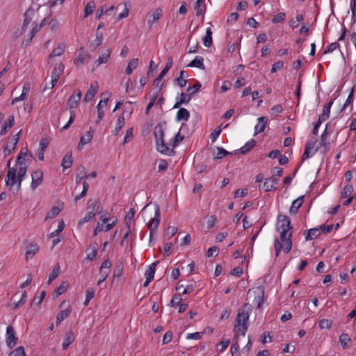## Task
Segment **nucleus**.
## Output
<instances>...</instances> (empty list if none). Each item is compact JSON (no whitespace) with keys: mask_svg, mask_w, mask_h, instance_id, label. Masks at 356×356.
Masks as SVG:
<instances>
[{"mask_svg":"<svg viewBox=\"0 0 356 356\" xmlns=\"http://www.w3.org/2000/svg\"><path fill=\"white\" fill-rule=\"evenodd\" d=\"M278 226L277 230L280 232V239L276 238L274 241L275 257L280 255L282 250L284 253H289L292 248V226L289 218L285 215L277 216Z\"/></svg>","mask_w":356,"mask_h":356,"instance_id":"f257e3e1","label":"nucleus"},{"mask_svg":"<svg viewBox=\"0 0 356 356\" xmlns=\"http://www.w3.org/2000/svg\"><path fill=\"white\" fill-rule=\"evenodd\" d=\"M244 307L247 309L239 310L237 314L236 321L238 327H234V330L236 332L234 339L236 338V335L238 333H241V335L245 336L246 331L248 330V319L250 313L252 311V306L247 302L244 304Z\"/></svg>","mask_w":356,"mask_h":356,"instance_id":"f03ea898","label":"nucleus"},{"mask_svg":"<svg viewBox=\"0 0 356 356\" xmlns=\"http://www.w3.org/2000/svg\"><path fill=\"white\" fill-rule=\"evenodd\" d=\"M154 137L156 149L161 154L172 156L175 154L172 149H170L164 142V131L161 125L155 127Z\"/></svg>","mask_w":356,"mask_h":356,"instance_id":"7ed1b4c3","label":"nucleus"},{"mask_svg":"<svg viewBox=\"0 0 356 356\" xmlns=\"http://www.w3.org/2000/svg\"><path fill=\"white\" fill-rule=\"evenodd\" d=\"M18 341V337L16 334L15 328L12 325H8L6 328V343L9 348H13L15 346Z\"/></svg>","mask_w":356,"mask_h":356,"instance_id":"20e7f679","label":"nucleus"},{"mask_svg":"<svg viewBox=\"0 0 356 356\" xmlns=\"http://www.w3.org/2000/svg\"><path fill=\"white\" fill-rule=\"evenodd\" d=\"M17 184V168L9 167L6 178V185L10 186V190L13 192V189Z\"/></svg>","mask_w":356,"mask_h":356,"instance_id":"39448f33","label":"nucleus"},{"mask_svg":"<svg viewBox=\"0 0 356 356\" xmlns=\"http://www.w3.org/2000/svg\"><path fill=\"white\" fill-rule=\"evenodd\" d=\"M160 223V208L158 205H156L155 209V215L154 217L152 218L149 222L147 223V227L151 232V238L155 234L159 225Z\"/></svg>","mask_w":356,"mask_h":356,"instance_id":"423d86ee","label":"nucleus"},{"mask_svg":"<svg viewBox=\"0 0 356 356\" xmlns=\"http://www.w3.org/2000/svg\"><path fill=\"white\" fill-rule=\"evenodd\" d=\"M90 59V55L89 54H84V48L81 47L79 55L74 60V63L77 67H81L87 63Z\"/></svg>","mask_w":356,"mask_h":356,"instance_id":"0eeeda50","label":"nucleus"},{"mask_svg":"<svg viewBox=\"0 0 356 356\" xmlns=\"http://www.w3.org/2000/svg\"><path fill=\"white\" fill-rule=\"evenodd\" d=\"M248 295L251 296L252 292L250 291L248 293ZM254 296V303L257 305V309H260L263 304L264 291L263 289L258 287L252 291Z\"/></svg>","mask_w":356,"mask_h":356,"instance_id":"6e6552de","label":"nucleus"},{"mask_svg":"<svg viewBox=\"0 0 356 356\" xmlns=\"http://www.w3.org/2000/svg\"><path fill=\"white\" fill-rule=\"evenodd\" d=\"M22 133V130H20L17 134H15L13 138L10 140V144L8 143L3 147V152L5 154V156L9 155L11 153V151L14 149L19 140V136Z\"/></svg>","mask_w":356,"mask_h":356,"instance_id":"1a4fd4ad","label":"nucleus"},{"mask_svg":"<svg viewBox=\"0 0 356 356\" xmlns=\"http://www.w3.org/2000/svg\"><path fill=\"white\" fill-rule=\"evenodd\" d=\"M31 187L33 190H35L38 186H40L43 180V172L40 170H35L31 173Z\"/></svg>","mask_w":356,"mask_h":356,"instance_id":"9d476101","label":"nucleus"},{"mask_svg":"<svg viewBox=\"0 0 356 356\" xmlns=\"http://www.w3.org/2000/svg\"><path fill=\"white\" fill-rule=\"evenodd\" d=\"M81 96V91L78 90L76 94H73L69 97L67 101V107L70 111H73V108H75L78 106Z\"/></svg>","mask_w":356,"mask_h":356,"instance_id":"9b49d317","label":"nucleus"},{"mask_svg":"<svg viewBox=\"0 0 356 356\" xmlns=\"http://www.w3.org/2000/svg\"><path fill=\"white\" fill-rule=\"evenodd\" d=\"M28 158V159H31L32 158V154L29 152L28 149H26L25 152H24V149H22L19 154H18L17 157L16 161V165L17 166H22V165H26V158Z\"/></svg>","mask_w":356,"mask_h":356,"instance_id":"f8f14e48","label":"nucleus"},{"mask_svg":"<svg viewBox=\"0 0 356 356\" xmlns=\"http://www.w3.org/2000/svg\"><path fill=\"white\" fill-rule=\"evenodd\" d=\"M110 57L111 50L107 49L99 56L98 59L93 64V67L97 68L102 64L107 63Z\"/></svg>","mask_w":356,"mask_h":356,"instance_id":"ddd939ff","label":"nucleus"},{"mask_svg":"<svg viewBox=\"0 0 356 356\" xmlns=\"http://www.w3.org/2000/svg\"><path fill=\"white\" fill-rule=\"evenodd\" d=\"M192 93L185 95L184 92L179 94V97H177V102L175 104L173 108H178L182 104H187L191 99Z\"/></svg>","mask_w":356,"mask_h":356,"instance_id":"4468645a","label":"nucleus"},{"mask_svg":"<svg viewBox=\"0 0 356 356\" xmlns=\"http://www.w3.org/2000/svg\"><path fill=\"white\" fill-rule=\"evenodd\" d=\"M39 246L35 242H31L27 246L25 258L26 260L31 259L34 257V255L38 252Z\"/></svg>","mask_w":356,"mask_h":356,"instance_id":"2eb2a0df","label":"nucleus"},{"mask_svg":"<svg viewBox=\"0 0 356 356\" xmlns=\"http://www.w3.org/2000/svg\"><path fill=\"white\" fill-rule=\"evenodd\" d=\"M14 122H15L14 115H11L3 122V124L1 128L0 135L4 136L8 132V130L13 126Z\"/></svg>","mask_w":356,"mask_h":356,"instance_id":"dca6fc26","label":"nucleus"},{"mask_svg":"<svg viewBox=\"0 0 356 356\" xmlns=\"http://www.w3.org/2000/svg\"><path fill=\"white\" fill-rule=\"evenodd\" d=\"M256 145V141L254 139H251L248 141L243 147H241L239 149H237L234 152L235 154H245L250 152L254 147Z\"/></svg>","mask_w":356,"mask_h":356,"instance_id":"f3484780","label":"nucleus"},{"mask_svg":"<svg viewBox=\"0 0 356 356\" xmlns=\"http://www.w3.org/2000/svg\"><path fill=\"white\" fill-rule=\"evenodd\" d=\"M108 97H104V99H101L97 106V119L96 123L99 124L104 115V112L102 109L103 106H106L108 103Z\"/></svg>","mask_w":356,"mask_h":356,"instance_id":"a211bd4d","label":"nucleus"},{"mask_svg":"<svg viewBox=\"0 0 356 356\" xmlns=\"http://www.w3.org/2000/svg\"><path fill=\"white\" fill-rule=\"evenodd\" d=\"M268 119L266 117L262 116L258 118V122L254 127V136L264 131Z\"/></svg>","mask_w":356,"mask_h":356,"instance_id":"6ab92c4d","label":"nucleus"},{"mask_svg":"<svg viewBox=\"0 0 356 356\" xmlns=\"http://www.w3.org/2000/svg\"><path fill=\"white\" fill-rule=\"evenodd\" d=\"M97 88L98 85L97 82L90 84L89 90L87 91L84 97L85 102H89L94 98L95 94L97 93Z\"/></svg>","mask_w":356,"mask_h":356,"instance_id":"aec40b11","label":"nucleus"},{"mask_svg":"<svg viewBox=\"0 0 356 356\" xmlns=\"http://www.w3.org/2000/svg\"><path fill=\"white\" fill-rule=\"evenodd\" d=\"M74 335L72 330H69L65 333V335L63 339V342L62 344V348L63 350H66L69 346L74 341Z\"/></svg>","mask_w":356,"mask_h":356,"instance_id":"412c9836","label":"nucleus"},{"mask_svg":"<svg viewBox=\"0 0 356 356\" xmlns=\"http://www.w3.org/2000/svg\"><path fill=\"white\" fill-rule=\"evenodd\" d=\"M88 211L91 212L93 214L96 215V213H99L100 211V202L99 200H95L93 201L89 200L88 202Z\"/></svg>","mask_w":356,"mask_h":356,"instance_id":"4be33fe9","label":"nucleus"},{"mask_svg":"<svg viewBox=\"0 0 356 356\" xmlns=\"http://www.w3.org/2000/svg\"><path fill=\"white\" fill-rule=\"evenodd\" d=\"M92 127H90V130L87 131L86 135L82 136L80 138V142L78 145V149H81L82 148V146L84 145H86L89 143L91 140L92 139Z\"/></svg>","mask_w":356,"mask_h":356,"instance_id":"5701e85b","label":"nucleus"},{"mask_svg":"<svg viewBox=\"0 0 356 356\" xmlns=\"http://www.w3.org/2000/svg\"><path fill=\"white\" fill-rule=\"evenodd\" d=\"M303 200L304 196H300L293 201L289 209V211L291 214H296L298 212V209L303 204Z\"/></svg>","mask_w":356,"mask_h":356,"instance_id":"b1692460","label":"nucleus"},{"mask_svg":"<svg viewBox=\"0 0 356 356\" xmlns=\"http://www.w3.org/2000/svg\"><path fill=\"white\" fill-rule=\"evenodd\" d=\"M190 118L189 111L185 108H180L177 113L176 120L179 122L181 120L188 121Z\"/></svg>","mask_w":356,"mask_h":356,"instance_id":"393cba45","label":"nucleus"},{"mask_svg":"<svg viewBox=\"0 0 356 356\" xmlns=\"http://www.w3.org/2000/svg\"><path fill=\"white\" fill-rule=\"evenodd\" d=\"M321 232L322 231L320 227L310 229L307 232L306 234H305V239L306 241L312 240L313 238L318 237Z\"/></svg>","mask_w":356,"mask_h":356,"instance_id":"a878e982","label":"nucleus"},{"mask_svg":"<svg viewBox=\"0 0 356 356\" xmlns=\"http://www.w3.org/2000/svg\"><path fill=\"white\" fill-rule=\"evenodd\" d=\"M159 262V261H154L151 265H149L148 268L146 270L145 276L148 281L153 280L155 273V268Z\"/></svg>","mask_w":356,"mask_h":356,"instance_id":"bb28decb","label":"nucleus"},{"mask_svg":"<svg viewBox=\"0 0 356 356\" xmlns=\"http://www.w3.org/2000/svg\"><path fill=\"white\" fill-rule=\"evenodd\" d=\"M187 66L191 67H197L202 70L205 68L204 59L202 56H196Z\"/></svg>","mask_w":356,"mask_h":356,"instance_id":"cd10ccee","label":"nucleus"},{"mask_svg":"<svg viewBox=\"0 0 356 356\" xmlns=\"http://www.w3.org/2000/svg\"><path fill=\"white\" fill-rule=\"evenodd\" d=\"M163 15V10L161 8H156L152 13V19H149L147 24L149 25V28L151 29L152 24L158 21L161 17Z\"/></svg>","mask_w":356,"mask_h":356,"instance_id":"c85d7f7f","label":"nucleus"},{"mask_svg":"<svg viewBox=\"0 0 356 356\" xmlns=\"http://www.w3.org/2000/svg\"><path fill=\"white\" fill-rule=\"evenodd\" d=\"M35 15V11L33 8H29L24 15V21L23 22L24 24H30V22L33 20L34 18V16Z\"/></svg>","mask_w":356,"mask_h":356,"instance_id":"c756f323","label":"nucleus"},{"mask_svg":"<svg viewBox=\"0 0 356 356\" xmlns=\"http://www.w3.org/2000/svg\"><path fill=\"white\" fill-rule=\"evenodd\" d=\"M135 213L136 211L134 209L131 208L129 209V211L127 213L125 216L124 222L126 227L128 229H131V222L134 220Z\"/></svg>","mask_w":356,"mask_h":356,"instance_id":"7c9ffc66","label":"nucleus"},{"mask_svg":"<svg viewBox=\"0 0 356 356\" xmlns=\"http://www.w3.org/2000/svg\"><path fill=\"white\" fill-rule=\"evenodd\" d=\"M77 173L76 175V184H79L81 183L83 178H86V168L83 165H80L77 168Z\"/></svg>","mask_w":356,"mask_h":356,"instance_id":"2f4dec72","label":"nucleus"},{"mask_svg":"<svg viewBox=\"0 0 356 356\" xmlns=\"http://www.w3.org/2000/svg\"><path fill=\"white\" fill-rule=\"evenodd\" d=\"M63 70L64 65L61 63L56 64L51 72V78L59 79Z\"/></svg>","mask_w":356,"mask_h":356,"instance_id":"473e14b6","label":"nucleus"},{"mask_svg":"<svg viewBox=\"0 0 356 356\" xmlns=\"http://www.w3.org/2000/svg\"><path fill=\"white\" fill-rule=\"evenodd\" d=\"M62 167L63 169H67L72 165V152L66 154L62 159Z\"/></svg>","mask_w":356,"mask_h":356,"instance_id":"72a5a7b5","label":"nucleus"},{"mask_svg":"<svg viewBox=\"0 0 356 356\" xmlns=\"http://www.w3.org/2000/svg\"><path fill=\"white\" fill-rule=\"evenodd\" d=\"M71 312H72V309L70 307L66 309H63V310L60 311L58 314L57 317H56V324L60 323L63 321H64L65 318H67L69 316V315L70 314Z\"/></svg>","mask_w":356,"mask_h":356,"instance_id":"f704fd0d","label":"nucleus"},{"mask_svg":"<svg viewBox=\"0 0 356 356\" xmlns=\"http://www.w3.org/2000/svg\"><path fill=\"white\" fill-rule=\"evenodd\" d=\"M212 31L211 28H207L206 35L203 38V44L207 47H210L212 45Z\"/></svg>","mask_w":356,"mask_h":356,"instance_id":"c9c22d12","label":"nucleus"},{"mask_svg":"<svg viewBox=\"0 0 356 356\" xmlns=\"http://www.w3.org/2000/svg\"><path fill=\"white\" fill-rule=\"evenodd\" d=\"M125 124V118L124 116V114H121L118 119L117 124L115 127V129L113 130L114 135H118L120 130L122 129V127Z\"/></svg>","mask_w":356,"mask_h":356,"instance_id":"e433bc0d","label":"nucleus"},{"mask_svg":"<svg viewBox=\"0 0 356 356\" xmlns=\"http://www.w3.org/2000/svg\"><path fill=\"white\" fill-rule=\"evenodd\" d=\"M351 341V339L346 333H343L339 337V343L343 349L348 347V343Z\"/></svg>","mask_w":356,"mask_h":356,"instance_id":"4c0bfd02","label":"nucleus"},{"mask_svg":"<svg viewBox=\"0 0 356 356\" xmlns=\"http://www.w3.org/2000/svg\"><path fill=\"white\" fill-rule=\"evenodd\" d=\"M353 187L351 184L346 185L341 192V198H346L348 197H353L351 195L353 192Z\"/></svg>","mask_w":356,"mask_h":356,"instance_id":"58836bf2","label":"nucleus"},{"mask_svg":"<svg viewBox=\"0 0 356 356\" xmlns=\"http://www.w3.org/2000/svg\"><path fill=\"white\" fill-rule=\"evenodd\" d=\"M103 38H104V36H103L102 33L97 32L96 33V38L90 44V47L92 48V50L96 49L97 47H98L99 46H100L102 44Z\"/></svg>","mask_w":356,"mask_h":356,"instance_id":"ea45409f","label":"nucleus"},{"mask_svg":"<svg viewBox=\"0 0 356 356\" xmlns=\"http://www.w3.org/2000/svg\"><path fill=\"white\" fill-rule=\"evenodd\" d=\"M68 287V283L67 282H63L56 289L54 293V296H55L56 298L58 297L59 296L63 294L67 289Z\"/></svg>","mask_w":356,"mask_h":356,"instance_id":"a19ab883","label":"nucleus"},{"mask_svg":"<svg viewBox=\"0 0 356 356\" xmlns=\"http://www.w3.org/2000/svg\"><path fill=\"white\" fill-rule=\"evenodd\" d=\"M95 8V3L94 1H90L84 8V16L83 17L86 18L88 17L89 15H92Z\"/></svg>","mask_w":356,"mask_h":356,"instance_id":"79ce46f5","label":"nucleus"},{"mask_svg":"<svg viewBox=\"0 0 356 356\" xmlns=\"http://www.w3.org/2000/svg\"><path fill=\"white\" fill-rule=\"evenodd\" d=\"M138 65V58H133L131 59L127 65V69H126V74H131L134 70H135Z\"/></svg>","mask_w":356,"mask_h":356,"instance_id":"37998d69","label":"nucleus"},{"mask_svg":"<svg viewBox=\"0 0 356 356\" xmlns=\"http://www.w3.org/2000/svg\"><path fill=\"white\" fill-rule=\"evenodd\" d=\"M65 51V44H59L57 47L53 49L49 57H56L62 55Z\"/></svg>","mask_w":356,"mask_h":356,"instance_id":"c03bdc74","label":"nucleus"},{"mask_svg":"<svg viewBox=\"0 0 356 356\" xmlns=\"http://www.w3.org/2000/svg\"><path fill=\"white\" fill-rule=\"evenodd\" d=\"M97 243L90 245V248L87 250V251L90 250H91V251L87 254V259L92 261L96 257L97 252Z\"/></svg>","mask_w":356,"mask_h":356,"instance_id":"a18cd8bd","label":"nucleus"},{"mask_svg":"<svg viewBox=\"0 0 356 356\" xmlns=\"http://www.w3.org/2000/svg\"><path fill=\"white\" fill-rule=\"evenodd\" d=\"M60 273V266L57 264L53 268L52 271L49 275L48 284H50L53 280H54L59 275Z\"/></svg>","mask_w":356,"mask_h":356,"instance_id":"49530a36","label":"nucleus"},{"mask_svg":"<svg viewBox=\"0 0 356 356\" xmlns=\"http://www.w3.org/2000/svg\"><path fill=\"white\" fill-rule=\"evenodd\" d=\"M354 89L353 88H351L350 92L348 96V98L346 99L343 106H342L341 109V112L343 111L349 105H352L353 100H354Z\"/></svg>","mask_w":356,"mask_h":356,"instance_id":"de8ad7c7","label":"nucleus"},{"mask_svg":"<svg viewBox=\"0 0 356 356\" xmlns=\"http://www.w3.org/2000/svg\"><path fill=\"white\" fill-rule=\"evenodd\" d=\"M217 150H218V154L216 156L214 157V160L221 159L226 156H231L233 154L232 152H228L222 147H217Z\"/></svg>","mask_w":356,"mask_h":356,"instance_id":"09e8293b","label":"nucleus"},{"mask_svg":"<svg viewBox=\"0 0 356 356\" xmlns=\"http://www.w3.org/2000/svg\"><path fill=\"white\" fill-rule=\"evenodd\" d=\"M101 219H102V222H97V226L94 230V233H93L94 236H96V235H97V234L99 232H102L104 230V224H106L108 222L107 218H103L102 217H101Z\"/></svg>","mask_w":356,"mask_h":356,"instance_id":"8fccbe9b","label":"nucleus"},{"mask_svg":"<svg viewBox=\"0 0 356 356\" xmlns=\"http://www.w3.org/2000/svg\"><path fill=\"white\" fill-rule=\"evenodd\" d=\"M181 301H182V298H181V295L176 293V294L173 295V296L170 302L169 305L172 307H176L179 306V305L181 303Z\"/></svg>","mask_w":356,"mask_h":356,"instance_id":"3c124183","label":"nucleus"},{"mask_svg":"<svg viewBox=\"0 0 356 356\" xmlns=\"http://www.w3.org/2000/svg\"><path fill=\"white\" fill-rule=\"evenodd\" d=\"M327 131L325 129V131L323 132V134L321 136V145L323 147L325 150H327L329 149L330 143L327 142Z\"/></svg>","mask_w":356,"mask_h":356,"instance_id":"603ef678","label":"nucleus"},{"mask_svg":"<svg viewBox=\"0 0 356 356\" xmlns=\"http://www.w3.org/2000/svg\"><path fill=\"white\" fill-rule=\"evenodd\" d=\"M60 211V209L57 207H53L47 213L45 220L52 219L56 217Z\"/></svg>","mask_w":356,"mask_h":356,"instance_id":"864d4df0","label":"nucleus"},{"mask_svg":"<svg viewBox=\"0 0 356 356\" xmlns=\"http://www.w3.org/2000/svg\"><path fill=\"white\" fill-rule=\"evenodd\" d=\"M262 188L266 192L276 190V187L273 186V184L270 181L269 178L265 179Z\"/></svg>","mask_w":356,"mask_h":356,"instance_id":"5fc2aeb1","label":"nucleus"},{"mask_svg":"<svg viewBox=\"0 0 356 356\" xmlns=\"http://www.w3.org/2000/svg\"><path fill=\"white\" fill-rule=\"evenodd\" d=\"M8 356H26L24 347H17L15 350H12Z\"/></svg>","mask_w":356,"mask_h":356,"instance_id":"6e6d98bb","label":"nucleus"},{"mask_svg":"<svg viewBox=\"0 0 356 356\" xmlns=\"http://www.w3.org/2000/svg\"><path fill=\"white\" fill-rule=\"evenodd\" d=\"M332 322L329 319H322L319 321L318 325L321 329H330L332 327Z\"/></svg>","mask_w":356,"mask_h":356,"instance_id":"4d7b16f0","label":"nucleus"},{"mask_svg":"<svg viewBox=\"0 0 356 356\" xmlns=\"http://www.w3.org/2000/svg\"><path fill=\"white\" fill-rule=\"evenodd\" d=\"M310 150L311 149H309V144H306L305 151L302 155V159H306L312 157L318 151V148H316L313 153H311Z\"/></svg>","mask_w":356,"mask_h":356,"instance_id":"13d9d810","label":"nucleus"},{"mask_svg":"<svg viewBox=\"0 0 356 356\" xmlns=\"http://www.w3.org/2000/svg\"><path fill=\"white\" fill-rule=\"evenodd\" d=\"M123 273V264L122 263L116 265L113 270V277H120Z\"/></svg>","mask_w":356,"mask_h":356,"instance_id":"bf43d9fd","label":"nucleus"},{"mask_svg":"<svg viewBox=\"0 0 356 356\" xmlns=\"http://www.w3.org/2000/svg\"><path fill=\"white\" fill-rule=\"evenodd\" d=\"M45 295H46V292L44 291H42L40 296H35L32 302H31V305H34V304H36L38 305H40L42 302L43 301L44 297H45Z\"/></svg>","mask_w":356,"mask_h":356,"instance_id":"052dcab7","label":"nucleus"},{"mask_svg":"<svg viewBox=\"0 0 356 356\" xmlns=\"http://www.w3.org/2000/svg\"><path fill=\"white\" fill-rule=\"evenodd\" d=\"M338 48H339V44L337 42H332L324 50L323 54H330Z\"/></svg>","mask_w":356,"mask_h":356,"instance_id":"680f3d73","label":"nucleus"},{"mask_svg":"<svg viewBox=\"0 0 356 356\" xmlns=\"http://www.w3.org/2000/svg\"><path fill=\"white\" fill-rule=\"evenodd\" d=\"M286 14L284 13H279L276 15H275L272 19V22L273 24H277L281 22L285 19Z\"/></svg>","mask_w":356,"mask_h":356,"instance_id":"e2e57ef3","label":"nucleus"},{"mask_svg":"<svg viewBox=\"0 0 356 356\" xmlns=\"http://www.w3.org/2000/svg\"><path fill=\"white\" fill-rule=\"evenodd\" d=\"M95 296V291L94 290L92 289H88L86 291V300L84 301V305L85 306H87L89 303V302L90 301L91 299H92Z\"/></svg>","mask_w":356,"mask_h":356,"instance_id":"0e129e2a","label":"nucleus"},{"mask_svg":"<svg viewBox=\"0 0 356 356\" xmlns=\"http://www.w3.org/2000/svg\"><path fill=\"white\" fill-rule=\"evenodd\" d=\"M99 271L100 277L97 282V285L99 286L100 284L102 283L103 282H104L106 280V278L108 277V271L102 270V268H99Z\"/></svg>","mask_w":356,"mask_h":356,"instance_id":"69168bd1","label":"nucleus"},{"mask_svg":"<svg viewBox=\"0 0 356 356\" xmlns=\"http://www.w3.org/2000/svg\"><path fill=\"white\" fill-rule=\"evenodd\" d=\"M26 291H24L21 296L20 300L15 305L14 309H17L22 306L26 301Z\"/></svg>","mask_w":356,"mask_h":356,"instance_id":"338daca9","label":"nucleus"},{"mask_svg":"<svg viewBox=\"0 0 356 356\" xmlns=\"http://www.w3.org/2000/svg\"><path fill=\"white\" fill-rule=\"evenodd\" d=\"M184 138V136H181L180 134V132L179 131L175 136L172 139V147H175L178 145L179 143L182 141Z\"/></svg>","mask_w":356,"mask_h":356,"instance_id":"774afa93","label":"nucleus"}]
</instances>
